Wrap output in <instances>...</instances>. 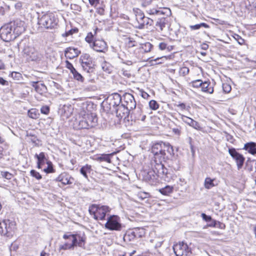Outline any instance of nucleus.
Wrapping results in <instances>:
<instances>
[{
  "instance_id": "f257e3e1",
  "label": "nucleus",
  "mask_w": 256,
  "mask_h": 256,
  "mask_svg": "<svg viewBox=\"0 0 256 256\" xmlns=\"http://www.w3.org/2000/svg\"><path fill=\"white\" fill-rule=\"evenodd\" d=\"M158 152V158L155 159L154 156L151 162V169L147 172H144V178L151 184H154L158 182V178L169 182L172 179V174L162 164L165 161L166 152L165 148H162Z\"/></svg>"
},
{
  "instance_id": "f03ea898",
  "label": "nucleus",
  "mask_w": 256,
  "mask_h": 256,
  "mask_svg": "<svg viewBox=\"0 0 256 256\" xmlns=\"http://www.w3.org/2000/svg\"><path fill=\"white\" fill-rule=\"evenodd\" d=\"M24 22L20 20L2 26L0 29V36L4 41L9 42L16 38L25 30Z\"/></svg>"
},
{
  "instance_id": "7ed1b4c3",
  "label": "nucleus",
  "mask_w": 256,
  "mask_h": 256,
  "mask_svg": "<svg viewBox=\"0 0 256 256\" xmlns=\"http://www.w3.org/2000/svg\"><path fill=\"white\" fill-rule=\"evenodd\" d=\"M86 104H84L82 110L78 112V116L74 122L76 129H88L94 127L98 124V117L96 114L88 112L84 110Z\"/></svg>"
},
{
  "instance_id": "20e7f679",
  "label": "nucleus",
  "mask_w": 256,
  "mask_h": 256,
  "mask_svg": "<svg viewBox=\"0 0 256 256\" xmlns=\"http://www.w3.org/2000/svg\"><path fill=\"white\" fill-rule=\"evenodd\" d=\"M146 12L150 15L160 16L155 24L156 28L158 32H162L166 26L168 25V16L171 14V10L168 8H148Z\"/></svg>"
},
{
  "instance_id": "39448f33",
  "label": "nucleus",
  "mask_w": 256,
  "mask_h": 256,
  "mask_svg": "<svg viewBox=\"0 0 256 256\" xmlns=\"http://www.w3.org/2000/svg\"><path fill=\"white\" fill-rule=\"evenodd\" d=\"M16 230V222L13 218H5L0 221V234L12 238Z\"/></svg>"
},
{
  "instance_id": "423d86ee",
  "label": "nucleus",
  "mask_w": 256,
  "mask_h": 256,
  "mask_svg": "<svg viewBox=\"0 0 256 256\" xmlns=\"http://www.w3.org/2000/svg\"><path fill=\"white\" fill-rule=\"evenodd\" d=\"M58 22V19L54 14L48 13L38 18V24L41 28L52 29L56 26Z\"/></svg>"
},
{
  "instance_id": "0eeeda50",
  "label": "nucleus",
  "mask_w": 256,
  "mask_h": 256,
  "mask_svg": "<svg viewBox=\"0 0 256 256\" xmlns=\"http://www.w3.org/2000/svg\"><path fill=\"white\" fill-rule=\"evenodd\" d=\"M110 208L107 206L92 204L89 206L88 212L96 220H105L106 214L110 212Z\"/></svg>"
},
{
  "instance_id": "6e6552de",
  "label": "nucleus",
  "mask_w": 256,
  "mask_h": 256,
  "mask_svg": "<svg viewBox=\"0 0 256 256\" xmlns=\"http://www.w3.org/2000/svg\"><path fill=\"white\" fill-rule=\"evenodd\" d=\"M23 56L26 61H40L42 56L32 46H26L23 50Z\"/></svg>"
},
{
  "instance_id": "1a4fd4ad",
  "label": "nucleus",
  "mask_w": 256,
  "mask_h": 256,
  "mask_svg": "<svg viewBox=\"0 0 256 256\" xmlns=\"http://www.w3.org/2000/svg\"><path fill=\"white\" fill-rule=\"evenodd\" d=\"M172 248L176 256H191V248L184 242L174 244Z\"/></svg>"
},
{
  "instance_id": "9d476101",
  "label": "nucleus",
  "mask_w": 256,
  "mask_h": 256,
  "mask_svg": "<svg viewBox=\"0 0 256 256\" xmlns=\"http://www.w3.org/2000/svg\"><path fill=\"white\" fill-rule=\"evenodd\" d=\"M80 61L84 70L88 73L92 72L94 62L89 54H82L80 57Z\"/></svg>"
},
{
  "instance_id": "9b49d317",
  "label": "nucleus",
  "mask_w": 256,
  "mask_h": 256,
  "mask_svg": "<svg viewBox=\"0 0 256 256\" xmlns=\"http://www.w3.org/2000/svg\"><path fill=\"white\" fill-rule=\"evenodd\" d=\"M105 228L110 230H120L122 226L120 222V218L116 215L109 216L105 224Z\"/></svg>"
},
{
  "instance_id": "f8f14e48",
  "label": "nucleus",
  "mask_w": 256,
  "mask_h": 256,
  "mask_svg": "<svg viewBox=\"0 0 256 256\" xmlns=\"http://www.w3.org/2000/svg\"><path fill=\"white\" fill-rule=\"evenodd\" d=\"M228 153L232 158L235 160L237 168L240 170L242 168L245 161V158L240 153L238 152L234 148H232L228 149Z\"/></svg>"
},
{
  "instance_id": "ddd939ff",
  "label": "nucleus",
  "mask_w": 256,
  "mask_h": 256,
  "mask_svg": "<svg viewBox=\"0 0 256 256\" xmlns=\"http://www.w3.org/2000/svg\"><path fill=\"white\" fill-rule=\"evenodd\" d=\"M122 104L128 108L130 110L136 108V102L134 96L130 93H125L122 96Z\"/></svg>"
},
{
  "instance_id": "4468645a",
  "label": "nucleus",
  "mask_w": 256,
  "mask_h": 256,
  "mask_svg": "<svg viewBox=\"0 0 256 256\" xmlns=\"http://www.w3.org/2000/svg\"><path fill=\"white\" fill-rule=\"evenodd\" d=\"M90 48L94 50L100 52H104L108 49L106 42L102 40H94L90 44Z\"/></svg>"
},
{
  "instance_id": "2eb2a0df",
  "label": "nucleus",
  "mask_w": 256,
  "mask_h": 256,
  "mask_svg": "<svg viewBox=\"0 0 256 256\" xmlns=\"http://www.w3.org/2000/svg\"><path fill=\"white\" fill-rule=\"evenodd\" d=\"M130 110L128 108L121 104L116 108V116L120 119L123 118L126 120V118H128L129 114H130Z\"/></svg>"
},
{
  "instance_id": "dca6fc26",
  "label": "nucleus",
  "mask_w": 256,
  "mask_h": 256,
  "mask_svg": "<svg viewBox=\"0 0 256 256\" xmlns=\"http://www.w3.org/2000/svg\"><path fill=\"white\" fill-rule=\"evenodd\" d=\"M74 180L68 172H64L60 174L54 180L61 182L63 185L71 184Z\"/></svg>"
},
{
  "instance_id": "f3484780",
  "label": "nucleus",
  "mask_w": 256,
  "mask_h": 256,
  "mask_svg": "<svg viewBox=\"0 0 256 256\" xmlns=\"http://www.w3.org/2000/svg\"><path fill=\"white\" fill-rule=\"evenodd\" d=\"M110 105L114 108H117L118 106H120L122 103V96L118 93H114L109 97Z\"/></svg>"
},
{
  "instance_id": "a211bd4d",
  "label": "nucleus",
  "mask_w": 256,
  "mask_h": 256,
  "mask_svg": "<svg viewBox=\"0 0 256 256\" xmlns=\"http://www.w3.org/2000/svg\"><path fill=\"white\" fill-rule=\"evenodd\" d=\"M30 85L34 88L35 90L38 93L40 94L46 92L47 90V88L44 84L38 81H31L30 82Z\"/></svg>"
},
{
  "instance_id": "6ab92c4d",
  "label": "nucleus",
  "mask_w": 256,
  "mask_h": 256,
  "mask_svg": "<svg viewBox=\"0 0 256 256\" xmlns=\"http://www.w3.org/2000/svg\"><path fill=\"white\" fill-rule=\"evenodd\" d=\"M180 115L182 120L190 126L197 130H200L201 128L199 123L196 121L183 114H180Z\"/></svg>"
},
{
  "instance_id": "aec40b11",
  "label": "nucleus",
  "mask_w": 256,
  "mask_h": 256,
  "mask_svg": "<svg viewBox=\"0 0 256 256\" xmlns=\"http://www.w3.org/2000/svg\"><path fill=\"white\" fill-rule=\"evenodd\" d=\"M134 12L136 16V19L138 23V28L139 29L144 28V23H142L144 20V18L146 16H144V13L139 9H134Z\"/></svg>"
},
{
  "instance_id": "412c9836",
  "label": "nucleus",
  "mask_w": 256,
  "mask_h": 256,
  "mask_svg": "<svg viewBox=\"0 0 256 256\" xmlns=\"http://www.w3.org/2000/svg\"><path fill=\"white\" fill-rule=\"evenodd\" d=\"M165 151L166 155L165 156V161L167 160H176V156H174V150L173 147L168 142L166 143Z\"/></svg>"
},
{
  "instance_id": "4be33fe9",
  "label": "nucleus",
  "mask_w": 256,
  "mask_h": 256,
  "mask_svg": "<svg viewBox=\"0 0 256 256\" xmlns=\"http://www.w3.org/2000/svg\"><path fill=\"white\" fill-rule=\"evenodd\" d=\"M80 54V51L76 48L69 47L64 50L66 56L69 59H72L78 56Z\"/></svg>"
},
{
  "instance_id": "5701e85b",
  "label": "nucleus",
  "mask_w": 256,
  "mask_h": 256,
  "mask_svg": "<svg viewBox=\"0 0 256 256\" xmlns=\"http://www.w3.org/2000/svg\"><path fill=\"white\" fill-rule=\"evenodd\" d=\"M166 143L162 142H160L154 144L152 146V152L154 154L155 159L158 158V152L162 150V148H166Z\"/></svg>"
},
{
  "instance_id": "b1692460",
  "label": "nucleus",
  "mask_w": 256,
  "mask_h": 256,
  "mask_svg": "<svg viewBox=\"0 0 256 256\" xmlns=\"http://www.w3.org/2000/svg\"><path fill=\"white\" fill-rule=\"evenodd\" d=\"M146 117V115L142 114V109L138 107L134 112H132L130 115L132 120H134V121L136 120L144 121Z\"/></svg>"
},
{
  "instance_id": "393cba45",
  "label": "nucleus",
  "mask_w": 256,
  "mask_h": 256,
  "mask_svg": "<svg viewBox=\"0 0 256 256\" xmlns=\"http://www.w3.org/2000/svg\"><path fill=\"white\" fill-rule=\"evenodd\" d=\"M34 156L38 160L37 168L39 169L42 168L46 160L45 154L44 152H41L39 154H36Z\"/></svg>"
},
{
  "instance_id": "a878e982",
  "label": "nucleus",
  "mask_w": 256,
  "mask_h": 256,
  "mask_svg": "<svg viewBox=\"0 0 256 256\" xmlns=\"http://www.w3.org/2000/svg\"><path fill=\"white\" fill-rule=\"evenodd\" d=\"M244 149L250 154L254 155L256 154V143L254 142H248L244 144Z\"/></svg>"
},
{
  "instance_id": "bb28decb",
  "label": "nucleus",
  "mask_w": 256,
  "mask_h": 256,
  "mask_svg": "<svg viewBox=\"0 0 256 256\" xmlns=\"http://www.w3.org/2000/svg\"><path fill=\"white\" fill-rule=\"evenodd\" d=\"M210 82L209 81H204L202 82L201 86L202 90L204 92H206L209 94H212L214 92V88L210 86Z\"/></svg>"
},
{
  "instance_id": "cd10ccee",
  "label": "nucleus",
  "mask_w": 256,
  "mask_h": 256,
  "mask_svg": "<svg viewBox=\"0 0 256 256\" xmlns=\"http://www.w3.org/2000/svg\"><path fill=\"white\" fill-rule=\"evenodd\" d=\"M134 229L129 230L126 232L124 236V241L130 242L134 240L136 238L135 234Z\"/></svg>"
},
{
  "instance_id": "c85d7f7f",
  "label": "nucleus",
  "mask_w": 256,
  "mask_h": 256,
  "mask_svg": "<svg viewBox=\"0 0 256 256\" xmlns=\"http://www.w3.org/2000/svg\"><path fill=\"white\" fill-rule=\"evenodd\" d=\"M113 154H101L100 156H98L96 160L100 162H110V156H112Z\"/></svg>"
},
{
  "instance_id": "c756f323",
  "label": "nucleus",
  "mask_w": 256,
  "mask_h": 256,
  "mask_svg": "<svg viewBox=\"0 0 256 256\" xmlns=\"http://www.w3.org/2000/svg\"><path fill=\"white\" fill-rule=\"evenodd\" d=\"M174 190V187L170 186H166L165 187L159 189L158 191L160 194L164 196H168L172 193Z\"/></svg>"
},
{
  "instance_id": "7c9ffc66",
  "label": "nucleus",
  "mask_w": 256,
  "mask_h": 256,
  "mask_svg": "<svg viewBox=\"0 0 256 256\" xmlns=\"http://www.w3.org/2000/svg\"><path fill=\"white\" fill-rule=\"evenodd\" d=\"M158 48L161 50H166L167 52H170L174 49V46L168 45L164 42H160L158 44Z\"/></svg>"
},
{
  "instance_id": "2f4dec72",
  "label": "nucleus",
  "mask_w": 256,
  "mask_h": 256,
  "mask_svg": "<svg viewBox=\"0 0 256 256\" xmlns=\"http://www.w3.org/2000/svg\"><path fill=\"white\" fill-rule=\"evenodd\" d=\"M91 170V166L86 164L80 168V172L85 178L88 179V176L87 174L90 173Z\"/></svg>"
},
{
  "instance_id": "473e14b6",
  "label": "nucleus",
  "mask_w": 256,
  "mask_h": 256,
  "mask_svg": "<svg viewBox=\"0 0 256 256\" xmlns=\"http://www.w3.org/2000/svg\"><path fill=\"white\" fill-rule=\"evenodd\" d=\"M134 234H135L136 238H140L143 237L146 234L145 229L142 228H134Z\"/></svg>"
},
{
  "instance_id": "72a5a7b5",
  "label": "nucleus",
  "mask_w": 256,
  "mask_h": 256,
  "mask_svg": "<svg viewBox=\"0 0 256 256\" xmlns=\"http://www.w3.org/2000/svg\"><path fill=\"white\" fill-rule=\"evenodd\" d=\"M28 116L33 119H36L39 117L38 110L36 108H32L28 111Z\"/></svg>"
},
{
  "instance_id": "f704fd0d",
  "label": "nucleus",
  "mask_w": 256,
  "mask_h": 256,
  "mask_svg": "<svg viewBox=\"0 0 256 256\" xmlns=\"http://www.w3.org/2000/svg\"><path fill=\"white\" fill-rule=\"evenodd\" d=\"M214 179H212L210 178L207 177L206 178L204 182V186L206 188L210 189L214 186Z\"/></svg>"
},
{
  "instance_id": "c9c22d12",
  "label": "nucleus",
  "mask_w": 256,
  "mask_h": 256,
  "mask_svg": "<svg viewBox=\"0 0 256 256\" xmlns=\"http://www.w3.org/2000/svg\"><path fill=\"white\" fill-rule=\"evenodd\" d=\"M153 46L149 42H145L141 44L140 48L144 52H150Z\"/></svg>"
},
{
  "instance_id": "e433bc0d",
  "label": "nucleus",
  "mask_w": 256,
  "mask_h": 256,
  "mask_svg": "<svg viewBox=\"0 0 256 256\" xmlns=\"http://www.w3.org/2000/svg\"><path fill=\"white\" fill-rule=\"evenodd\" d=\"M46 163L48 164V166L44 169V172L46 174L54 172L55 170L53 168L52 163L50 160H47Z\"/></svg>"
},
{
  "instance_id": "4c0bfd02",
  "label": "nucleus",
  "mask_w": 256,
  "mask_h": 256,
  "mask_svg": "<svg viewBox=\"0 0 256 256\" xmlns=\"http://www.w3.org/2000/svg\"><path fill=\"white\" fill-rule=\"evenodd\" d=\"M202 27H204V28H209L210 26L204 22H202L198 24L191 25L190 26V28L192 30H198Z\"/></svg>"
},
{
  "instance_id": "58836bf2",
  "label": "nucleus",
  "mask_w": 256,
  "mask_h": 256,
  "mask_svg": "<svg viewBox=\"0 0 256 256\" xmlns=\"http://www.w3.org/2000/svg\"><path fill=\"white\" fill-rule=\"evenodd\" d=\"M0 176L2 178L7 180H10L14 176L12 174L7 171H2L0 172Z\"/></svg>"
},
{
  "instance_id": "ea45409f",
  "label": "nucleus",
  "mask_w": 256,
  "mask_h": 256,
  "mask_svg": "<svg viewBox=\"0 0 256 256\" xmlns=\"http://www.w3.org/2000/svg\"><path fill=\"white\" fill-rule=\"evenodd\" d=\"M202 82H203L201 80H197L192 82L190 85L192 87L194 88H201Z\"/></svg>"
},
{
  "instance_id": "a19ab883",
  "label": "nucleus",
  "mask_w": 256,
  "mask_h": 256,
  "mask_svg": "<svg viewBox=\"0 0 256 256\" xmlns=\"http://www.w3.org/2000/svg\"><path fill=\"white\" fill-rule=\"evenodd\" d=\"M10 76H11L14 80H19L22 78L21 74L16 72H12L10 74Z\"/></svg>"
},
{
  "instance_id": "79ce46f5",
  "label": "nucleus",
  "mask_w": 256,
  "mask_h": 256,
  "mask_svg": "<svg viewBox=\"0 0 256 256\" xmlns=\"http://www.w3.org/2000/svg\"><path fill=\"white\" fill-rule=\"evenodd\" d=\"M78 246L80 247H84V245L86 238L80 234H78Z\"/></svg>"
},
{
  "instance_id": "37998d69",
  "label": "nucleus",
  "mask_w": 256,
  "mask_h": 256,
  "mask_svg": "<svg viewBox=\"0 0 256 256\" xmlns=\"http://www.w3.org/2000/svg\"><path fill=\"white\" fill-rule=\"evenodd\" d=\"M72 246L73 248L75 246H78V234H72Z\"/></svg>"
},
{
  "instance_id": "c03bdc74",
  "label": "nucleus",
  "mask_w": 256,
  "mask_h": 256,
  "mask_svg": "<svg viewBox=\"0 0 256 256\" xmlns=\"http://www.w3.org/2000/svg\"><path fill=\"white\" fill-rule=\"evenodd\" d=\"M85 40L87 42L90 44H90H92V42H93L94 40V36L93 34H92V32H90L86 36L85 38Z\"/></svg>"
},
{
  "instance_id": "a18cd8bd",
  "label": "nucleus",
  "mask_w": 256,
  "mask_h": 256,
  "mask_svg": "<svg viewBox=\"0 0 256 256\" xmlns=\"http://www.w3.org/2000/svg\"><path fill=\"white\" fill-rule=\"evenodd\" d=\"M72 74H73L74 78L76 79V80L80 82L84 81V78L83 76L77 70H76Z\"/></svg>"
},
{
  "instance_id": "49530a36",
  "label": "nucleus",
  "mask_w": 256,
  "mask_h": 256,
  "mask_svg": "<svg viewBox=\"0 0 256 256\" xmlns=\"http://www.w3.org/2000/svg\"><path fill=\"white\" fill-rule=\"evenodd\" d=\"M142 23H144V28L145 26L152 25L154 21L152 18L146 17V18H144V20H143Z\"/></svg>"
},
{
  "instance_id": "de8ad7c7",
  "label": "nucleus",
  "mask_w": 256,
  "mask_h": 256,
  "mask_svg": "<svg viewBox=\"0 0 256 256\" xmlns=\"http://www.w3.org/2000/svg\"><path fill=\"white\" fill-rule=\"evenodd\" d=\"M30 174L32 176L38 180H40L42 178L41 174L38 172L34 170H31Z\"/></svg>"
},
{
  "instance_id": "09e8293b",
  "label": "nucleus",
  "mask_w": 256,
  "mask_h": 256,
  "mask_svg": "<svg viewBox=\"0 0 256 256\" xmlns=\"http://www.w3.org/2000/svg\"><path fill=\"white\" fill-rule=\"evenodd\" d=\"M149 106L151 109L153 110H156L158 108V104L154 100H151L149 102Z\"/></svg>"
},
{
  "instance_id": "8fccbe9b",
  "label": "nucleus",
  "mask_w": 256,
  "mask_h": 256,
  "mask_svg": "<svg viewBox=\"0 0 256 256\" xmlns=\"http://www.w3.org/2000/svg\"><path fill=\"white\" fill-rule=\"evenodd\" d=\"M222 89L225 93H229L232 90V88L230 84L224 83L222 84Z\"/></svg>"
},
{
  "instance_id": "3c124183",
  "label": "nucleus",
  "mask_w": 256,
  "mask_h": 256,
  "mask_svg": "<svg viewBox=\"0 0 256 256\" xmlns=\"http://www.w3.org/2000/svg\"><path fill=\"white\" fill-rule=\"evenodd\" d=\"M60 250H73L74 248L72 246L71 244L65 243L64 244L61 245L60 246Z\"/></svg>"
},
{
  "instance_id": "603ef678",
  "label": "nucleus",
  "mask_w": 256,
  "mask_h": 256,
  "mask_svg": "<svg viewBox=\"0 0 256 256\" xmlns=\"http://www.w3.org/2000/svg\"><path fill=\"white\" fill-rule=\"evenodd\" d=\"M66 67L67 68L70 70V72L72 74L76 70L75 68L74 67L73 65L71 62H70L68 60H66Z\"/></svg>"
},
{
  "instance_id": "864d4df0",
  "label": "nucleus",
  "mask_w": 256,
  "mask_h": 256,
  "mask_svg": "<svg viewBox=\"0 0 256 256\" xmlns=\"http://www.w3.org/2000/svg\"><path fill=\"white\" fill-rule=\"evenodd\" d=\"M78 32L77 28H72L68 32H66L64 34H62L63 36H69L72 35L74 32Z\"/></svg>"
},
{
  "instance_id": "5fc2aeb1",
  "label": "nucleus",
  "mask_w": 256,
  "mask_h": 256,
  "mask_svg": "<svg viewBox=\"0 0 256 256\" xmlns=\"http://www.w3.org/2000/svg\"><path fill=\"white\" fill-rule=\"evenodd\" d=\"M40 112L44 114H48L50 112V108L48 106H42L40 108Z\"/></svg>"
},
{
  "instance_id": "6e6d98bb",
  "label": "nucleus",
  "mask_w": 256,
  "mask_h": 256,
  "mask_svg": "<svg viewBox=\"0 0 256 256\" xmlns=\"http://www.w3.org/2000/svg\"><path fill=\"white\" fill-rule=\"evenodd\" d=\"M121 74L128 78H130L131 76V74L129 71L127 70H125L124 68H122L120 71Z\"/></svg>"
},
{
  "instance_id": "4d7b16f0",
  "label": "nucleus",
  "mask_w": 256,
  "mask_h": 256,
  "mask_svg": "<svg viewBox=\"0 0 256 256\" xmlns=\"http://www.w3.org/2000/svg\"><path fill=\"white\" fill-rule=\"evenodd\" d=\"M202 219L206 222H209L212 220V217L210 216H208L204 213H202L201 214Z\"/></svg>"
},
{
  "instance_id": "13d9d810",
  "label": "nucleus",
  "mask_w": 256,
  "mask_h": 256,
  "mask_svg": "<svg viewBox=\"0 0 256 256\" xmlns=\"http://www.w3.org/2000/svg\"><path fill=\"white\" fill-rule=\"evenodd\" d=\"M108 65L109 64L106 62L103 63L102 64V68L104 71L110 73V69L108 68Z\"/></svg>"
},
{
  "instance_id": "bf43d9fd",
  "label": "nucleus",
  "mask_w": 256,
  "mask_h": 256,
  "mask_svg": "<svg viewBox=\"0 0 256 256\" xmlns=\"http://www.w3.org/2000/svg\"><path fill=\"white\" fill-rule=\"evenodd\" d=\"M150 194L148 192H142L138 194V197L139 198H141L142 200H144L146 198H147L149 196Z\"/></svg>"
},
{
  "instance_id": "052dcab7",
  "label": "nucleus",
  "mask_w": 256,
  "mask_h": 256,
  "mask_svg": "<svg viewBox=\"0 0 256 256\" xmlns=\"http://www.w3.org/2000/svg\"><path fill=\"white\" fill-rule=\"evenodd\" d=\"M23 3L21 2H18L14 4V8L17 10H20L22 8Z\"/></svg>"
},
{
  "instance_id": "680f3d73",
  "label": "nucleus",
  "mask_w": 256,
  "mask_h": 256,
  "mask_svg": "<svg viewBox=\"0 0 256 256\" xmlns=\"http://www.w3.org/2000/svg\"><path fill=\"white\" fill-rule=\"evenodd\" d=\"M180 72L184 76L186 75L189 72V69L186 67H183L180 69Z\"/></svg>"
},
{
  "instance_id": "e2e57ef3",
  "label": "nucleus",
  "mask_w": 256,
  "mask_h": 256,
  "mask_svg": "<svg viewBox=\"0 0 256 256\" xmlns=\"http://www.w3.org/2000/svg\"><path fill=\"white\" fill-rule=\"evenodd\" d=\"M225 224L220 222L216 221V228H218L220 229H224L225 228Z\"/></svg>"
},
{
  "instance_id": "0e129e2a",
  "label": "nucleus",
  "mask_w": 256,
  "mask_h": 256,
  "mask_svg": "<svg viewBox=\"0 0 256 256\" xmlns=\"http://www.w3.org/2000/svg\"><path fill=\"white\" fill-rule=\"evenodd\" d=\"M236 37H235L234 38L237 40L238 43L240 44H242L244 42V40L243 38H242L240 36L238 35H236Z\"/></svg>"
},
{
  "instance_id": "69168bd1",
  "label": "nucleus",
  "mask_w": 256,
  "mask_h": 256,
  "mask_svg": "<svg viewBox=\"0 0 256 256\" xmlns=\"http://www.w3.org/2000/svg\"><path fill=\"white\" fill-rule=\"evenodd\" d=\"M162 58H162H157L156 59L151 60L150 62H151L152 64H162V62H159V60H160Z\"/></svg>"
},
{
  "instance_id": "338daca9",
  "label": "nucleus",
  "mask_w": 256,
  "mask_h": 256,
  "mask_svg": "<svg viewBox=\"0 0 256 256\" xmlns=\"http://www.w3.org/2000/svg\"><path fill=\"white\" fill-rule=\"evenodd\" d=\"M121 60V62L122 63L126 64L128 66H131L132 64V62L131 60H125L123 58H122L120 56L118 57Z\"/></svg>"
},
{
  "instance_id": "774afa93",
  "label": "nucleus",
  "mask_w": 256,
  "mask_h": 256,
  "mask_svg": "<svg viewBox=\"0 0 256 256\" xmlns=\"http://www.w3.org/2000/svg\"><path fill=\"white\" fill-rule=\"evenodd\" d=\"M152 0H142V6H147L151 4Z\"/></svg>"
}]
</instances>
